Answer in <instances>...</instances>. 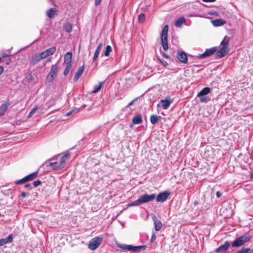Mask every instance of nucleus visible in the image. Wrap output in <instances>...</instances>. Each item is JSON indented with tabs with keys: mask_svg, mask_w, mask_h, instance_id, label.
Returning <instances> with one entry per match:
<instances>
[{
	"mask_svg": "<svg viewBox=\"0 0 253 253\" xmlns=\"http://www.w3.org/2000/svg\"><path fill=\"white\" fill-rule=\"evenodd\" d=\"M58 69L59 67L57 63L51 65L50 71L46 78V82L48 85H51L52 84Z\"/></svg>",
	"mask_w": 253,
	"mask_h": 253,
	"instance_id": "nucleus-1",
	"label": "nucleus"
},
{
	"mask_svg": "<svg viewBox=\"0 0 253 253\" xmlns=\"http://www.w3.org/2000/svg\"><path fill=\"white\" fill-rule=\"evenodd\" d=\"M169 31V26L166 25L163 29L161 35V42L163 49L166 51L169 48L168 43V33Z\"/></svg>",
	"mask_w": 253,
	"mask_h": 253,
	"instance_id": "nucleus-2",
	"label": "nucleus"
},
{
	"mask_svg": "<svg viewBox=\"0 0 253 253\" xmlns=\"http://www.w3.org/2000/svg\"><path fill=\"white\" fill-rule=\"evenodd\" d=\"M38 173V171L30 173L22 179L15 181V184L16 185L22 184L25 182L32 181L37 177Z\"/></svg>",
	"mask_w": 253,
	"mask_h": 253,
	"instance_id": "nucleus-3",
	"label": "nucleus"
},
{
	"mask_svg": "<svg viewBox=\"0 0 253 253\" xmlns=\"http://www.w3.org/2000/svg\"><path fill=\"white\" fill-rule=\"evenodd\" d=\"M103 239L100 237H95L92 238L89 242L88 248L90 250H96L101 244Z\"/></svg>",
	"mask_w": 253,
	"mask_h": 253,
	"instance_id": "nucleus-4",
	"label": "nucleus"
},
{
	"mask_svg": "<svg viewBox=\"0 0 253 253\" xmlns=\"http://www.w3.org/2000/svg\"><path fill=\"white\" fill-rule=\"evenodd\" d=\"M250 239V237L244 235L236 239L232 242L231 245L233 247H238L244 245Z\"/></svg>",
	"mask_w": 253,
	"mask_h": 253,
	"instance_id": "nucleus-5",
	"label": "nucleus"
},
{
	"mask_svg": "<svg viewBox=\"0 0 253 253\" xmlns=\"http://www.w3.org/2000/svg\"><path fill=\"white\" fill-rule=\"evenodd\" d=\"M118 247L123 250L133 251V252H138L140 251L142 249L144 248V246H132V245H127L121 244L119 245Z\"/></svg>",
	"mask_w": 253,
	"mask_h": 253,
	"instance_id": "nucleus-6",
	"label": "nucleus"
},
{
	"mask_svg": "<svg viewBox=\"0 0 253 253\" xmlns=\"http://www.w3.org/2000/svg\"><path fill=\"white\" fill-rule=\"evenodd\" d=\"M140 201L141 202V203H147L149 201H151L153 200H154L156 198V194H152L150 195L145 194L139 197Z\"/></svg>",
	"mask_w": 253,
	"mask_h": 253,
	"instance_id": "nucleus-7",
	"label": "nucleus"
},
{
	"mask_svg": "<svg viewBox=\"0 0 253 253\" xmlns=\"http://www.w3.org/2000/svg\"><path fill=\"white\" fill-rule=\"evenodd\" d=\"M229 52V47H222L215 53V58L219 59L225 56Z\"/></svg>",
	"mask_w": 253,
	"mask_h": 253,
	"instance_id": "nucleus-8",
	"label": "nucleus"
},
{
	"mask_svg": "<svg viewBox=\"0 0 253 253\" xmlns=\"http://www.w3.org/2000/svg\"><path fill=\"white\" fill-rule=\"evenodd\" d=\"M217 50V48L216 47H213L209 49H207L203 53L199 55V57L202 58L210 56L215 53Z\"/></svg>",
	"mask_w": 253,
	"mask_h": 253,
	"instance_id": "nucleus-9",
	"label": "nucleus"
},
{
	"mask_svg": "<svg viewBox=\"0 0 253 253\" xmlns=\"http://www.w3.org/2000/svg\"><path fill=\"white\" fill-rule=\"evenodd\" d=\"M44 58L43 57L42 54L41 53H40L37 54H35L32 56L31 57L30 60V64L31 65H34L37 63H38L39 61H40L41 60L43 59Z\"/></svg>",
	"mask_w": 253,
	"mask_h": 253,
	"instance_id": "nucleus-10",
	"label": "nucleus"
},
{
	"mask_svg": "<svg viewBox=\"0 0 253 253\" xmlns=\"http://www.w3.org/2000/svg\"><path fill=\"white\" fill-rule=\"evenodd\" d=\"M177 59L179 62L182 63H186L188 59L186 53L183 51H179L176 55Z\"/></svg>",
	"mask_w": 253,
	"mask_h": 253,
	"instance_id": "nucleus-11",
	"label": "nucleus"
},
{
	"mask_svg": "<svg viewBox=\"0 0 253 253\" xmlns=\"http://www.w3.org/2000/svg\"><path fill=\"white\" fill-rule=\"evenodd\" d=\"M169 194V192L167 191L160 193L156 197L157 202H164L167 199Z\"/></svg>",
	"mask_w": 253,
	"mask_h": 253,
	"instance_id": "nucleus-12",
	"label": "nucleus"
},
{
	"mask_svg": "<svg viewBox=\"0 0 253 253\" xmlns=\"http://www.w3.org/2000/svg\"><path fill=\"white\" fill-rule=\"evenodd\" d=\"M56 48L55 46H52L41 53L44 59L48 56L53 55L56 51Z\"/></svg>",
	"mask_w": 253,
	"mask_h": 253,
	"instance_id": "nucleus-13",
	"label": "nucleus"
},
{
	"mask_svg": "<svg viewBox=\"0 0 253 253\" xmlns=\"http://www.w3.org/2000/svg\"><path fill=\"white\" fill-rule=\"evenodd\" d=\"M229 246V242L228 241H226L224 242V244L220 246L218 248H217L215 250V252L217 253H224L227 250Z\"/></svg>",
	"mask_w": 253,
	"mask_h": 253,
	"instance_id": "nucleus-14",
	"label": "nucleus"
},
{
	"mask_svg": "<svg viewBox=\"0 0 253 253\" xmlns=\"http://www.w3.org/2000/svg\"><path fill=\"white\" fill-rule=\"evenodd\" d=\"M70 154L68 152L65 153L61 157L59 162V168H63L64 167L66 162L69 157Z\"/></svg>",
	"mask_w": 253,
	"mask_h": 253,
	"instance_id": "nucleus-15",
	"label": "nucleus"
},
{
	"mask_svg": "<svg viewBox=\"0 0 253 253\" xmlns=\"http://www.w3.org/2000/svg\"><path fill=\"white\" fill-rule=\"evenodd\" d=\"M152 219L154 222L155 230L157 231L160 230L162 227V222L157 219V217L155 215H153L152 216Z\"/></svg>",
	"mask_w": 253,
	"mask_h": 253,
	"instance_id": "nucleus-16",
	"label": "nucleus"
},
{
	"mask_svg": "<svg viewBox=\"0 0 253 253\" xmlns=\"http://www.w3.org/2000/svg\"><path fill=\"white\" fill-rule=\"evenodd\" d=\"M72 53L68 52L64 55V64H73L72 61Z\"/></svg>",
	"mask_w": 253,
	"mask_h": 253,
	"instance_id": "nucleus-17",
	"label": "nucleus"
},
{
	"mask_svg": "<svg viewBox=\"0 0 253 253\" xmlns=\"http://www.w3.org/2000/svg\"><path fill=\"white\" fill-rule=\"evenodd\" d=\"M84 71V66H82L81 67H80L79 69H78L77 71L76 72L75 75L73 78V80L75 82H77L81 76L82 75Z\"/></svg>",
	"mask_w": 253,
	"mask_h": 253,
	"instance_id": "nucleus-18",
	"label": "nucleus"
},
{
	"mask_svg": "<svg viewBox=\"0 0 253 253\" xmlns=\"http://www.w3.org/2000/svg\"><path fill=\"white\" fill-rule=\"evenodd\" d=\"M162 108L164 110L168 109L171 103V101L168 99H163L160 101Z\"/></svg>",
	"mask_w": 253,
	"mask_h": 253,
	"instance_id": "nucleus-19",
	"label": "nucleus"
},
{
	"mask_svg": "<svg viewBox=\"0 0 253 253\" xmlns=\"http://www.w3.org/2000/svg\"><path fill=\"white\" fill-rule=\"evenodd\" d=\"M212 25L215 27L223 25L226 23V21L222 19H217L211 21Z\"/></svg>",
	"mask_w": 253,
	"mask_h": 253,
	"instance_id": "nucleus-20",
	"label": "nucleus"
},
{
	"mask_svg": "<svg viewBox=\"0 0 253 253\" xmlns=\"http://www.w3.org/2000/svg\"><path fill=\"white\" fill-rule=\"evenodd\" d=\"M102 46H103V44L102 43H99V44L98 45L96 50H95V53H94V56H93V61H95L96 60H97V58L98 57V56L99 55V53H100V52L101 51V49L102 47Z\"/></svg>",
	"mask_w": 253,
	"mask_h": 253,
	"instance_id": "nucleus-21",
	"label": "nucleus"
},
{
	"mask_svg": "<svg viewBox=\"0 0 253 253\" xmlns=\"http://www.w3.org/2000/svg\"><path fill=\"white\" fill-rule=\"evenodd\" d=\"M57 9L55 8H52L48 9L46 12L47 16L50 18H53L57 14Z\"/></svg>",
	"mask_w": 253,
	"mask_h": 253,
	"instance_id": "nucleus-22",
	"label": "nucleus"
},
{
	"mask_svg": "<svg viewBox=\"0 0 253 253\" xmlns=\"http://www.w3.org/2000/svg\"><path fill=\"white\" fill-rule=\"evenodd\" d=\"M185 18L183 16L178 18L175 22L174 25L176 27H180L182 25L185 23Z\"/></svg>",
	"mask_w": 253,
	"mask_h": 253,
	"instance_id": "nucleus-23",
	"label": "nucleus"
},
{
	"mask_svg": "<svg viewBox=\"0 0 253 253\" xmlns=\"http://www.w3.org/2000/svg\"><path fill=\"white\" fill-rule=\"evenodd\" d=\"M211 91V88L209 87L203 88L198 93L197 96L200 97L209 94Z\"/></svg>",
	"mask_w": 253,
	"mask_h": 253,
	"instance_id": "nucleus-24",
	"label": "nucleus"
},
{
	"mask_svg": "<svg viewBox=\"0 0 253 253\" xmlns=\"http://www.w3.org/2000/svg\"><path fill=\"white\" fill-rule=\"evenodd\" d=\"M10 105V103L8 100L1 105V116L3 115L6 111L7 108Z\"/></svg>",
	"mask_w": 253,
	"mask_h": 253,
	"instance_id": "nucleus-25",
	"label": "nucleus"
},
{
	"mask_svg": "<svg viewBox=\"0 0 253 253\" xmlns=\"http://www.w3.org/2000/svg\"><path fill=\"white\" fill-rule=\"evenodd\" d=\"M162 118L160 116L152 115L150 116V122L153 125L157 124Z\"/></svg>",
	"mask_w": 253,
	"mask_h": 253,
	"instance_id": "nucleus-26",
	"label": "nucleus"
},
{
	"mask_svg": "<svg viewBox=\"0 0 253 253\" xmlns=\"http://www.w3.org/2000/svg\"><path fill=\"white\" fill-rule=\"evenodd\" d=\"M13 240V235L9 234L7 237L4 239H1V246L8 243H11Z\"/></svg>",
	"mask_w": 253,
	"mask_h": 253,
	"instance_id": "nucleus-27",
	"label": "nucleus"
},
{
	"mask_svg": "<svg viewBox=\"0 0 253 253\" xmlns=\"http://www.w3.org/2000/svg\"><path fill=\"white\" fill-rule=\"evenodd\" d=\"M132 122L134 124H140L142 122V117L140 114L135 116L132 119Z\"/></svg>",
	"mask_w": 253,
	"mask_h": 253,
	"instance_id": "nucleus-28",
	"label": "nucleus"
},
{
	"mask_svg": "<svg viewBox=\"0 0 253 253\" xmlns=\"http://www.w3.org/2000/svg\"><path fill=\"white\" fill-rule=\"evenodd\" d=\"M63 29L66 32L70 33L73 30L72 25L70 23H65L63 25Z\"/></svg>",
	"mask_w": 253,
	"mask_h": 253,
	"instance_id": "nucleus-29",
	"label": "nucleus"
},
{
	"mask_svg": "<svg viewBox=\"0 0 253 253\" xmlns=\"http://www.w3.org/2000/svg\"><path fill=\"white\" fill-rule=\"evenodd\" d=\"M103 84L104 82H99L98 84L94 86V89L92 91V93H95L99 91L101 89Z\"/></svg>",
	"mask_w": 253,
	"mask_h": 253,
	"instance_id": "nucleus-30",
	"label": "nucleus"
},
{
	"mask_svg": "<svg viewBox=\"0 0 253 253\" xmlns=\"http://www.w3.org/2000/svg\"><path fill=\"white\" fill-rule=\"evenodd\" d=\"M230 41V38L228 36H225L220 44L222 47H228V43Z\"/></svg>",
	"mask_w": 253,
	"mask_h": 253,
	"instance_id": "nucleus-31",
	"label": "nucleus"
},
{
	"mask_svg": "<svg viewBox=\"0 0 253 253\" xmlns=\"http://www.w3.org/2000/svg\"><path fill=\"white\" fill-rule=\"evenodd\" d=\"M49 166L51 167L54 170H57L61 169V168H59V163L58 162H51L50 163Z\"/></svg>",
	"mask_w": 253,
	"mask_h": 253,
	"instance_id": "nucleus-32",
	"label": "nucleus"
},
{
	"mask_svg": "<svg viewBox=\"0 0 253 253\" xmlns=\"http://www.w3.org/2000/svg\"><path fill=\"white\" fill-rule=\"evenodd\" d=\"M66 65L65 69L64 71L63 74L64 76H66L69 73V72L72 68L73 64H65Z\"/></svg>",
	"mask_w": 253,
	"mask_h": 253,
	"instance_id": "nucleus-33",
	"label": "nucleus"
},
{
	"mask_svg": "<svg viewBox=\"0 0 253 253\" xmlns=\"http://www.w3.org/2000/svg\"><path fill=\"white\" fill-rule=\"evenodd\" d=\"M112 47L109 45H107L106 47L105 50L104 51V55L106 56H108L110 55V52H112Z\"/></svg>",
	"mask_w": 253,
	"mask_h": 253,
	"instance_id": "nucleus-34",
	"label": "nucleus"
},
{
	"mask_svg": "<svg viewBox=\"0 0 253 253\" xmlns=\"http://www.w3.org/2000/svg\"><path fill=\"white\" fill-rule=\"evenodd\" d=\"M140 204H141V203L140 201L139 198H138V199L137 200L134 201L129 203L128 204V206H136L140 205Z\"/></svg>",
	"mask_w": 253,
	"mask_h": 253,
	"instance_id": "nucleus-35",
	"label": "nucleus"
},
{
	"mask_svg": "<svg viewBox=\"0 0 253 253\" xmlns=\"http://www.w3.org/2000/svg\"><path fill=\"white\" fill-rule=\"evenodd\" d=\"M249 251V248H242L241 250L237 251L235 253H247Z\"/></svg>",
	"mask_w": 253,
	"mask_h": 253,
	"instance_id": "nucleus-36",
	"label": "nucleus"
},
{
	"mask_svg": "<svg viewBox=\"0 0 253 253\" xmlns=\"http://www.w3.org/2000/svg\"><path fill=\"white\" fill-rule=\"evenodd\" d=\"M145 19V15L144 13H141L138 16V21L142 22L144 21Z\"/></svg>",
	"mask_w": 253,
	"mask_h": 253,
	"instance_id": "nucleus-37",
	"label": "nucleus"
},
{
	"mask_svg": "<svg viewBox=\"0 0 253 253\" xmlns=\"http://www.w3.org/2000/svg\"><path fill=\"white\" fill-rule=\"evenodd\" d=\"M41 184H42V181L40 180H36V181H34V182H33V185L35 187H37L38 186H39V185H40Z\"/></svg>",
	"mask_w": 253,
	"mask_h": 253,
	"instance_id": "nucleus-38",
	"label": "nucleus"
},
{
	"mask_svg": "<svg viewBox=\"0 0 253 253\" xmlns=\"http://www.w3.org/2000/svg\"><path fill=\"white\" fill-rule=\"evenodd\" d=\"M38 109H39V107L38 106H36L32 109V110L31 111V112H32V113L34 114L36 112V111L38 110Z\"/></svg>",
	"mask_w": 253,
	"mask_h": 253,
	"instance_id": "nucleus-39",
	"label": "nucleus"
},
{
	"mask_svg": "<svg viewBox=\"0 0 253 253\" xmlns=\"http://www.w3.org/2000/svg\"><path fill=\"white\" fill-rule=\"evenodd\" d=\"M156 238V236L155 233H153V234L152 235L151 239V242H154Z\"/></svg>",
	"mask_w": 253,
	"mask_h": 253,
	"instance_id": "nucleus-40",
	"label": "nucleus"
},
{
	"mask_svg": "<svg viewBox=\"0 0 253 253\" xmlns=\"http://www.w3.org/2000/svg\"><path fill=\"white\" fill-rule=\"evenodd\" d=\"M160 60V61L162 63V64L164 65L165 66H168V63H167V61H164V60H161V59H159Z\"/></svg>",
	"mask_w": 253,
	"mask_h": 253,
	"instance_id": "nucleus-41",
	"label": "nucleus"
},
{
	"mask_svg": "<svg viewBox=\"0 0 253 253\" xmlns=\"http://www.w3.org/2000/svg\"><path fill=\"white\" fill-rule=\"evenodd\" d=\"M27 193L26 192H22L21 193V196L22 197L25 198V197H26L27 196Z\"/></svg>",
	"mask_w": 253,
	"mask_h": 253,
	"instance_id": "nucleus-42",
	"label": "nucleus"
},
{
	"mask_svg": "<svg viewBox=\"0 0 253 253\" xmlns=\"http://www.w3.org/2000/svg\"><path fill=\"white\" fill-rule=\"evenodd\" d=\"M101 1V0H95V2H94L95 4L96 5H99Z\"/></svg>",
	"mask_w": 253,
	"mask_h": 253,
	"instance_id": "nucleus-43",
	"label": "nucleus"
},
{
	"mask_svg": "<svg viewBox=\"0 0 253 253\" xmlns=\"http://www.w3.org/2000/svg\"><path fill=\"white\" fill-rule=\"evenodd\" d=\"M25 188H28V189H31V185L30 184H26L25 185Z\"/></svg>",
	"mask_w": 253,
	"mask_h": 253,
	"instance_id": "nucleus-44",
	"label": "nucleus"
},
{
	"mask_svg": "<svg viewBox=\"0 0 253 253\" xmlns=\"http://www.w3.org/2000/svg\"><path fill=\"white\" fill-rule=\"evenodd\" d=\"M204 2H212L215 1L216 0H202Z\"/></svg>",
	"mask_w": 253,
	"mask_h": 253,
	"instance_id": "nucleus-45",
	"label": "nucleus"
},
{
	"mask_svg": "<svg viewBox=\"0 0 253 253\" xmlns=\"http://www.w3.org/2000/svg\"><path fill=\"white\" fill-rule=\"evenodd\" d=\"M216 197L219 198L221 196V193L219 191H217L216 193Z\"/></svg>",
	"mask_w": 253,
	"mask_h": 253,
	"instance_id": "nucleus-46",
	"label": "nucleus"
},
{
	"mask_svg": "<svg viewBox=\"0 0 253 253\" xmlns=\"http://www.w3.org/2000/svg\"><path fill=\"white\" fill-rule=\"evenodd\" d=\"M135 99H134V100H133L132 101H131V102H130L128 104V105H127V107H129V106H131V105H132V104H133V102L135 101Z\"/></svg>",
	"mask_w": 253,
	"mask_h": 253,
	"instance_id": "nucleus-47",
	"label": "nucleus"
},
{
	"mask_svg": "<svg viewBox=\"0 0 253 253\" xmlns=\"http://www.w3.org/2000/svg\"><path fill=\"white\" fill-rule=\"evenodd\" d=\"M163 55L167 59H169V56L168 55H167L166 53H163Z\"/></svg>",
	"mask_w": 253,
	"mask_h": 253,
	"instance_id": "nucleus-48",
	"label": "nucleus"
},
{
	"mask_svg": "<svg viewBox=\"0 0 253 253\" xmlns=\"http://www.w3.org/2000/svg\"><path fill=\"white\" fill-rule=\"evenodd\" d=\"M8 55H9V54H5V53H2V54H1V56L3 57H6V56H7Z\"/></svg>",
	"mask_w": 253,
	"mask_h": 253,
	"instance_id": "nucleus-49",
	"label": "nucleus"
},
{
	"mask_svg": "<svg viewBox=\"0 0 253 253\" xmlns=\"http://www.w3.org/2000/svg\"><path fill=\"white\" fill-rule=\"evenodd\" d=\"M33 115H34V114L32 113V112H30L29 113L28 117V118H30V117H32Z\"/></svg>",
	"mask_w": 253,
	"mask_h": 253,
	"instance_id": "nucleus-50",
	"label": "nucleus"
},
{
	"mask_svg": "<svg viewBox=\"0 0 253 253\" xmlns=\"http://www.w3.org/2000/svg\"><path fill=\"white\" fill-rule=\"evenodd\" d=\"M73 111H71L69 112H68L67 114H66V116H68L69 115H70L72 113H73Z\"/></svg>",
	"mask_w": 253,
	"mask_h": 253,
	"instance_id": "nucleus-51",
	"label": "nucleus"
},
{
	"mask_svg": "<svg viewBox=\"0 0 253 253\" xmlns=\"http://www.w3.org/2000/svg\"><path fill=\"white\" fill-rule=\"evenodd\" d=\"M247 253H253V250H251V249L249 248V251Z\"/></svg>",
	"mask_w": 253,
	"mask_h": 253,
	"instance_id": "nucleus-52",
	"label": "nucleus"
},
{
	"mask_svg": "<svg viewBox=\"0 0 253 253\" xmlns=\"http://www.w3.org/2000/svg\"><path fill=\"white\" fill-rule=\"evenodd\" d=\"M250 177L251 178L253 179V172L250 174Z\"/></svg>",
	"mask_w": 253,
	"mask_h": 253,
	"instance_id": "nucleus-53",
	"label": "nucleus"
},
{
	"mask_svg": "<svg viewBox=\"0 0 253 253\" xmlns=\"http://www.w3.org/2000/svg\"><path fill=\"white\" fill-rule=\"evenodd\" d=\"M11 62V60L8 59L7 61H6V64H8Z\"/></svg>",
	"mask_w": 253,
	"mask_h": 253,
	"instance_id": "nucleus-54",
	"label": "nucleus"
},
{
	"mask_svg": "<svg viewBox=\"0 0 253 253\" xmlns=\"http://www.w3.org/2000/svg\"><path fill=\"white\" fill-rule=\"evenodd\" d=\"M3 72V68L1 66V74Z\"/></svg>",
	"mask_w": 253,
	"mask_h": 253,
	"instance_id": "nucleus-55",
	"label": "nucleus"
},
{
	"mask_svg": "<svg viewBox=\"0 0 253 253\" xmlns=\"http://www.w3.org/2000/svg\"><path fill=\"white\" fill-rule=\"evenodd\" d=\"M201 101L202 102H204V101H205V99L202 98V99H201Z\"/></svg>",
	"mask_w": 253,
	"mask_h": 253,
	"instance_id": "nucleus-56",
	"label": "nucleus"
},
{
	"mask_svg": "<svg viewBox=\"0 0 253 253\" xmlns=\"http://www.w3.org/2000/svg\"><path fill=\"white\" fill-rule=\"evenodd\" d=\"M85 106H86V105H84L82 106V108H84Z\"/></svg>",
	"mask_w": 253,
	"mask_h": 253,
	"instance_id": "nucleus-57",
	"label": "nucleus"
},
{
	"mask_svg": "<svg viewBox=\"0 0 253 253\" xmlns=\"http://www.w3.org/2000/svg\"><path fill=\"white\" fill-rule=\"evenodd\" d=\"M50 61H51V59L50 58L48 59V62H49Z\"/></svg>",
	"mask_w": 253,
	"mask_h": 253,
	"instance_id": "nucleus-58",
	"label": "nucleus"
}]
</instances>
